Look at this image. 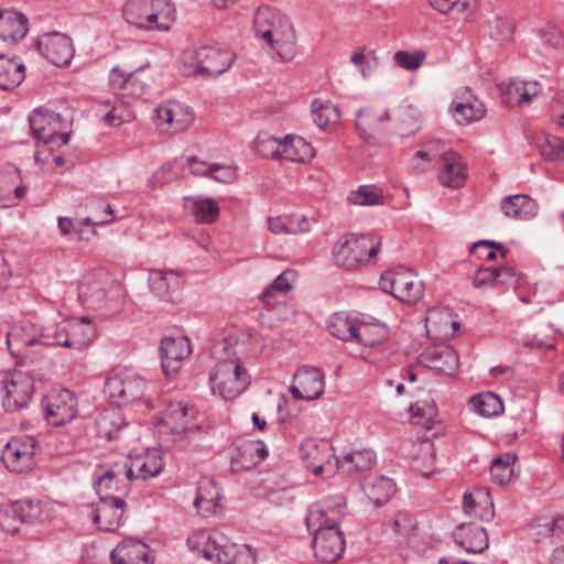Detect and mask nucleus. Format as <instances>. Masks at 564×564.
<instances>
[{"instance_id": "obj_1", "label": "nucleus", "mask_w": 564, "mask_h": 564, "mask_svg": "<svg viewBox=\"0 0 564 564\" xmlns=\"http://www.w3.org/2000/svg\"><path fill=\"white\" fill-rule=\"evenodd\" d=\"M253 29L258 37L265 41L283 62L296 55V35L289 18L270 7H260L253 18Z\"/></svg>"}, {"instance_id": "obj_2", "label": "nucleus", "mask_w": 564, "mask_h": 564, "mask_svg": "<svg viewBox=\"0 0 564 564\" xmlns=\"http://www.w3.org/2000/svg\"><path fill=\"white\" fill-rule=\"evenodd\" d=\"M381 240L365 234H346L333 247L334 263L346 270H356L370 262L379 252Z\"/></svg>"}, {"instance_id": "obj_3", "label": "nucleus", "mask_w": 564, "mask_h": 564, "mask_svg": "<svg viewBox=\"0 0 564 564\" xmlns=\"http://www.w3.org/2000/svg\"><path fill=\"white\" fill-rule=\"evenodd\" d=\"M97 337V328L88 317L70 318L59 324L41 327V338L46 346L82 349Z\"/></svg>"}, {"instance_id": "obj_4", "label": "nucleus", "mask_w": 564, "mask_h": 564, "mask_svg": "<svg viewBox=\"0 0 564 564\" xmlns=\"http://www.w3.org/2000/svg\"><path fill=\"white\" fill-rule=\"evenodd\" d=\"M123 17L138 29L167 31L175 20V9L167 0H127Z\"/></svg>"}, {"instance_id": "obj_5", "label": "nucleus", "mask_w": 564, "mask_h": 564, "mask_svg": "<svg viewBox=\"0 0 564 564\" xmlns=\"http://www.w3.org/2000/svg\"><path fill=\"white\" fill-rule=\"evenodd\" d=\"M251 376L243 367L237 351L219 361L209 376L210 389L225 400L240 395L250 384Z\"/></svg>"}, {"instance_id": "obj_6", "label": "nucleus", "mask_w": 564, "mask_h": 564, "mask_svg": "<svg viewBox=\"0 0 564 564\" xmlns=\"http://www.w3.org/2000/svg\"><path fill=\"white\" fill-rule=\"evenodd\" d=\"M147 381L127 368H116L107 377L104 392L117 405H127L141 400L145 393Z\"/></svg>"}, {"instance_id": "obj_7", "label": "nucleus", "mask_w": 564, "mask_h": 564, "mask_svg": "<svg viewBox=\"0 0 564 564\" xmlns=\"http://www.w3.org/2000/svg\"><path fill=\"white\" fill-rule=\"evenodd\" d=\"M29 123L34 138L51 150L67 144L68 123L57 112L48 109H35L29 115Z\"/></svg>"}, {"instance_id": "obj_8", "label": "nucleus", "mask_w": 564, "mask_h": 564, "mask_svg": "<svg viewBox=\"0 0 564 564\" xmlns=\"http://www.w3.org/2000/svg\"><path fill=\"white\" fill-rule=\"evenodd\" d=\"M357 332L354 341L359 344L361 357L371 364H377L388 356L387 343L389 340L388 327L373 317L360 316L357 324Z\"/></svg>"}, {"instance_id": "obj_9", "label": "nucleus", "mask_w": 564, "mask_h": 564, "mask_svg": "<svg viewBox=\"0 0 564 564\" xmlns=\"http://www.w3.org/2000/svg\"><path fill=\"white\" fill-rule=\"evenodd\" d=\"M108 80L109 88L118 98L131 102L148 95L152 78L143 67L127 74L115 66L109 73Z\"/></svg>"}, {"instance_id": "obj_10", "label": "nucleus", "mask_w": 564, "mask_h": 564, "mask_svg": "<svg viewBox=\"0 0 564 564\" xmlns=\"http://www.w3.org/2000/svg\"><path fill=\"white\" fill-rule=\"evenodd\" d=\"M379 285L383 292L408 304H415L424 294L423 283L409 270L383 272Z\"/></svg>"}, {"instance_id": "obj_11", "label": "nucleus", "mask_w": 564, "mask_h": 564, "mask_svg": "<svg viewBox=\"0 0 564 564\" xmlns=\"http://www.w3.org/2000/svg\"><path fill=\"white\" fill-rule=\"evenodd\" d=\"M127 463L121 459L99 465L95 471L94 487L99 497H122L130 491L131 477L127 471Z\"/></svg>"}, {"instance_id": "obj_12", "label": "nucleus", "mask_w": 564, "mask_h": 564, "mask_svg": "<svg viewBox=\"0 0 564 564\" xmlns=\"http://www.w3.org/2000/svg\"><path fill=\"white\" fill-rule=\"evenodd\" d=\"M301 458L314 475L329 476L338 468L339 458L335 456L333 445L326 438L305 440L300 447Z\"/></svg>"}, {"instance_id": "obj_13", "label": "nucleus", "mask_w": 564, "mask_h": 564, "mask_svg": "<svg viewBox=\"0 0 564 564\" xmlns=\"http://www.w3.org/2000/svg\"><path fill=\"white\" fill-rule=\"evenodd\" d=\"M345 498L341 495L330 496L312 505L307 511L305 523L311 533L338 529L344 516Z\"/></svg>"}, {"instance_id": "obj_14", "label": "nucleus", "mask_w": 564, "mask_h": 564, "mask_svg": "<svg viewBox=\"0 0 564 564\" xmlns=\"http://www.w3.org/2000/svg\"><path fill=\"white\" fill-rule=\"evenodd\" d=\"M34 391L32 377L22 371H10L2 379V399L7 411L14 412L24 408Z\"/></svg>"}, {"instance_id": "obj_15", "label": "nucleus", "mask_w": 564, "mask_h": 564, "mask_svg": "<svg viewBox=\"0 0 564 564\" xmlns=\"http://www.w3.org/2000/svg\"><path fill=\"white\" fill-rule=\"evenodd\" d=\"M235 61L232 51L215 45L202 46L195 54L194 74L217 77L227 72Z\"/></svg>"}, {"instance_id": "obj_16", "label": "nucleus", "mask_w": 564, "mask_h": 564, "mask_svg": "<svg viewBox=\"0 0 564 564\" xmlns=\"http://www.w3.org/2000/svg\"><path fill=\"white\" fill-rule=\"evenodd\" d=\"M112 288V280L106 271L89 272L78 288V295L87 307L99 310L107 305Z\"/></svg>"}, {"instance_id": "obj_17", "label": "nucleus", "mask_w": 564, "mask_h": 564, "mask_svg": "<svg viewBox=\"0 0 564 564\" xmlns=\"http://www.w3.org/2000/svg\"><path fill=\"white\" fill-rule=\"evenodd\" d=\"M155 124L163 133L175 134L186 130L194 121L192 109L177 101L169 100L155 109Z\"/></svg>"}, {"instance_id": "obj_18", "label": "nucleus", "mask_w": 564, "mask_h": 564, "mask_svg": "<svg viewBox=\"0 0 564 564\" xmlns=\"http://www.w3.org/2000/svg\"><path fill=\"white\" fill-rule=\"evenodd\" d=\"M36 444L32 437H12L2 449V460L13 473H24L35 465Z\"/></svg>"}, {"instance_id": "obj_19", "label": "nucleus", "mask_w": 564, "mask_h": 564, "mask_svg": "<svg viewBox=\"0 0 564 564\" xmlns=\"http://www.w3.org/2000/svg\"><path fill=\"white\" fill-rule=\"evenodd\" d=\"M44 415L54 426H61L73 421L77 414L76 395L67 390L52 391L43 403Z\"/></svg>"}, {"instance_id": "obj_20", "label": "nucleus", "mask_w": 564, "mask_h": 564, "mask_svg": "<svg viewBox=\"0 0 564 564\" xmlns=\"http://www.w3.org/2000/svg\"><path fill=\"white\" fill-rule=\"evenodd\" d=\"M289 391L296 400H316L325 391V375L319 368L302 367L295 372Z\"/></svg>"}, {"instance_id": "obj_21", "label": "nucleus", "mask_w": 564, "mask_h": 564, "mask_svg": "<svg viewBox=\"0 0 564 564\" xmlns=\"http://www.w3.org/2000/svg\"><path fill=\"white\" fill-rule=\"evenodd\" d=\"M192 354V345L184 335L166 336L161 340L160 356L162 369L166 376L175 375L183 361Z\"/></svg>"}, {"instance_id": "obj_22", "label": "nucleus", "mask_w": 564, "mask_h": 564, "mask_svg": "<svg viewBox=\"0 0 564 564\" xmlns=\"http://www.w3.org/2000/svg\"><path fill=\"white\" fill-rule=\"evenodd\" d=\"M411 422L421 425L423 432L417 434V440L429 443L443 433L442 424L436 421L438 411L433 401L420 400L410 406Z\"/></svg>"}, {"instance_id": "obj_23", "label": "nucleus", "mask_w": 564, "mask_h": 564, "mask_svg": "<svg viewBox=\"0 0 564 564\" xmlns=\"http://www.w3.org/2000/svg\"><path fill=\"white\" fill-rule=\"evenodd\" d=\"M37 47L50 63L58 67L69 65L75 53L70 37L57 32L42 36Z\"/></svg>"}, {"instance_id": "obj_24", "label": "nucleus", "mask_w": 564, "mask_h": 564, "mask_svg": "<svg viewBox=\"0 0 564 564\" xmlns=\"http://www.w3.org/2000/svg\"><path fill=\"white\" fill-rule=\"evenodd\" d=\"M226 543V538L214 530L195 531L187 539V545L194 554L217 563H219Z\"/></svg>"}, {"instance_id": "obj_25", "label": "nucleus", "mask_w": 564, "mask_h": 564, "mask_svg": "<svg viewBox=\"0 0 564 564\" xmlns=\"http://www.w3.org/2000/svg\"><path fill=\"white\" fill-rule=\"evenodd\" d=\"M313 549L317 560L323 563H335L345 551V540L339 529L314 532Z\"/></svg>"}, {"instance_id": "obj_26", "label": "nucleus", "mask_w": 564, "mask_h": 564, "mask_svg": "<svg viewBox=\"0 0 564 564\" xmlns=\"http://www.w3.org/2000/svg\"><path fill=\"white\" fill-rule=\"evenodd\" d=\"M122 463H127V471L133 480H147L156 477L164 468V459L158 449L148 451L133 458L124 457Z\"/></svg>"}, {"instance_id": "obj_27", "label": "nucleus", "mask_w": 564, "mask_h": 564, "mask_svg": "<svg viewBox=\"0 0 564 564\" xmlns=\"http://www.w3.org/2000/svg\"><path fill=\"white\" fill-rule=\"evenodd\" d=\"M112 564H152L154 553L148 544L135 539H124L110 553Z\"/></svg>"}, {"instance_id": "obj_28", "label": "nucleus", "mask_w": 564, "mask_h": 564, "mask_svg": "<svg viewBox=\"0 0 564 564\" xmlns=\"http://www.w3.org/2000/svg\"><path fill=\"white\" fill-rule=\"evenodd\" d=\"M438 182L448 188L462 187L467 178V165L455 151L445 152L440 159Z\"/></svg>"}, {"instance_id": "obj_29", "label": "nucleus", "mask_w": 564, "mask_h": 564, "mask_svg": "<svg viewBox=\"0 0 564 564\" xmlns=\"http://www.w3.org/2000/svg\"><path fill=\"white\" fill-rule=\"evenodd\" d=\"M451 112L459 124L480 120L486 112L484 104L468 88L460 90L452 101Z\"/></svg>"}, {"instance_id": "obj_30", "label": "nucleus", "mask_w": 564, "mask_h": 564, "mask_svg": "<svg viewBox=\"0 0 564 564\" xmlns=\"http://www.w3.org/2000/svg\"><path fill=\"white\" fill-rule=\"evenodd\" d=\"M100 501L94 513V521L104 531H115L119 528L123 513L126 501L122 497H99Z\"/></svg>"}, {"instance_id": "obj_31", "label": "nucleus", "mask_w": 564, "mask_h": 564, "mask_svg": "<svg viewBox=\"0 0 564 564\" xmlns=\"http://www.w3.org/2000/svg\"><path fill=\"white\" fill-rule=\"evenodd\" d=\"M151 291L166 302H177L183 288L182 276L174 271L152 270L149 275Z\"/></svg>"}, {"instance_id": "obj_32", "label": "nucleus", "mask_w": 564, "mask_h": 564, "mask_svg": "<svg viewBox=\"0 0 564 564\" xmlns=\"http://www.w3.org/2000/svg\"><path fill=\"white\" fill-rule=\"evenodd\" d=\"M419 361L429 369L452 376L458 369V357L451 346L434 347L424 350Z\"/></svg>"}, {"instance_id": "obj_33", "label": "nucleus", "mask_w": 564, "mask_h": 564, "mask_svg": "<svg viewBox=\"0 0 564 564\" xmlns=\"http://www.w3.org/2000/svg\"><path fill=\"white\" fill-rule=\"evenodd\" d=\"M500 93L503 104L508 107H516L529 104L541 93V85L536 80H509L500 85Z\"/></svg>"}, {"instance_id": "obj_34", "label": "nucleus", "mask_w": 564, "mask_h": 564, "mask_svg": "<svg viewBox=\"0 0 564 564\" xmlns=\"http://www.w3.org/2000/svg\"><path fill=\"white\" fill-rule=\"evenodd\" d=\"M28 18L14 10H0V37L6 42L17 43L25 37L29 30Z\"/></svg>"}, {"instance_id": "obj_35", "label": "nucleus", "mask_w": 564, "mask_h": 564, "mask_svg": "<svg viewBox=\"0 0 564 564\" xmlns=\"http://www.w3.org/2000/svg\"><path fill=\"white\" fill-rule=\"evenodd\" d=\"M463 511L468 516H474L481 521H490L494 519V502L489 491L486 489H475L465 492L463 496Z\"/></svg>"}, {"instance_id": "obj_36", "label": "nucleus", "mask_w": 564, "mask_h": 564, "mask_svg": "<svg viewBox=\"0 0 564 564\" xmlns=\"http://www.w3.org/2000/svg\"><path fill=\"white\" fill-rule=\"evenodd\" d=\"M454 540L469 553H481L488 547V535L485 529L462 524L454 532Z\"/></svg>"}, {"instance_id": "obj_37", "label": "nucleus", "mask_w": 564, "mask_h": 564, "mask_svg": "<svg viewBox=\"0 0 564 564\" xmlns=\"http://www.w3.org/2000/svg\"><path fill=\"white\" fill-rule=\"evenodd\" d=\"M195 419V410L184 402H171L161 419L172 433L185 431Z\"/></svg>"}, {"instance_id": "obj_38", "label": "nucleus", "mask_w": 564, "mask_h": 564, "mask_svg": "<svg viewBox=\"0 0 564 564\" xmlns=\"http://www.w3.org/2000/svg\"><path fill=\"white\" fill-rule=\"evenodd\" d=\"M501 210L505 216L516 219H529L538 214V204L525 194H516L501 200Z\"/></svg>"}, {"instance_id": "obj_39", "label": "nucleus", "mask_w": 564, "mask_h": 564, "mask_svg": "<svg viewBox=\"0 0 564 564\" xmlns=\"http://www.w3.org/2000/svg\"><path fill=\"white\" fill-rule=\"evenodd\" d=\"M96 426L100 438L113 441L121 438L128 423L119 410H108L98 416Z\"/></svg>"}, {"instance_id": "obj_40", "label": "nucleus", "mask_w": 564, "mask_h": 564, "mask_svg": "<svg viewBox=\"0 0 564 564\" xmlns=\"http://www.w3.org/2000/svg\"><path fill=\"white\" fill-rule=\"evenodd\" d=\"M360 316H354L345 312L330 315L327 321V329L334 336L344 341H354Z\"/></svg>"}, {"instance_id": "obj_41", "label": "nucleus", "mask_w": 564, "mask_h": 564, "mask_svg": "<svg viewBox=\"0 0 564 564\" xmlns=\"http://www.w3.org/2000/svg\"><path fill=\"white\" fill-rule=\"evenodd\" d=\"M281 159L292 162H305L314 156L312 145L302 137L286 135L281 139Z\"/></svg>"}, {"instance_id": "obj_42", "label": "nucleus", "mask_w": 564, "mask_h": 564, "mask_svg": "<svg viewBox=\"0 0 564 564\" xmlns=\"http://www.w3.org/2000/svg\"><path fill=\"white\" fill-rule=\"evenodd\" d=\"M184 207L198 223L210 224L219 216V206L212 198L185 197Z\"/></svg>"}, {"instance_id": "obj_43", "label": "nucleus", "mask_w": 564, "mask_h": 564, "mask_svg": "<svg viewBox=\"0 0 564 564\" xmlns=\"http://www.w3.org/2000/svg\"><path fill=\"white\" fill-rule=\"evenodd\" d=\"M268 456V451L260 441L243 442L237 449L234 464L243 469H250Z\"/></svg>"}, {"instance_id": "obj_44", "label": "nucleus", "mask_w": 564, "mask_h": 564, "mask_svg": "<svg viewBox=\"0 0 564 564\" xmlns=\"http://www.w3.org/2000/svg\"><path fill=\"white\" fill-rule=\"evenodd\" d=\"M11 511L15 519L26 524L43 523L47 519L42 502L31 499H21L13 502Z\"/></svg>"}, {"instance_id": "obj_45", "label": "nucleus", "mask_w": 564, "mask_h": 564, "mask_svg": "<svg viewBox=\"0 0 564 564\" xmlns=\"http://www.w3.org/2000/svg\"><path fill=\"white\" fill-rule=\"evenodd\" d=\"M220 496L216 482L212 478H202L198 482L197 496L194 505L199 513L207 516L215 512Z\"/></svg>"}, {"instance_id": "obj_46", "label": "nucleus", "mask_w": 564, "mask_h": 564, "mask_svg": "<svg viewBox=\"0 0 564 564\" xmlns=\"http://www.w3.org/2000/svg\"><path fill=\"white\" fill-rule=\"evenodd\" d=\"M390 120L388 109L381 111L372 107L359 109L356 113V127L361 137L368 140L369 135L380 129L382 121Z\"/></svg>"}, {"instance_id": "obj_47", "label": "nucleus", "mask_w": 564, "mask_h": 564, "mask_svg": "<svg viewBox=\"0 0 564 564\" xmlns=\"http://www.w3.org/2000/svg\"><path fill=\"white\" fill-rule=\"evenodd\" d=\"M100 106L105 107L102 121L107 126L118 127L124 122L133 120V111L129 107V101L121 99L120 101H111L109 99L100 100Z\"/></svg>"}, {"instance_id": "obj_48", "label": "nucleus", "mask_w": 564, "mask_h": 564, "mask_svg": "<svg viewBox=\"0 0 564 564\" xmlns=\"http://www.w3.org/2000/svg\"><path fill=\"white\" fill-rule=\"evenodd\" d=\"M24 65L22 63L0 56V89H13L24 80Z\"/></svg>"}, {"instance_id": "obj_49", "label": "nucleus", "mask_w": 564, "mask_h": 564, "mask_svg": "<svg viewBox=\"0 0 564 564\" xmlns=\"http://www.w3.org/2000/svg\"><path fill=\"white\" fill-rule=\"evenodd\" d=\"M517 455L506 453L492 459L490 466V475L494 482L498 485H507L514 478V464Z\"/></svg>"}, {"instance_id": "obj_50", "label": "nucleus", "mask_w": 564, "mask_h": 564, "mask_svg": "<svg viewBox=\"0 0 564 564\" xmlns=\"http://www.w3.org/2000/svg\"><path fill=\"white\" fill-rule=\"evenodd\" d=\"M469 404L474 412L485 417L496 416L503 412V404L500 398L492 392L474 395Z\"/></svg>"}, {"instance_id": "obj_51", "label": "nucleus", "mask_w": 564, "mask_h": 564, "mask_svg": "<svg viewBox=\"0 0 564 564\" xmlns=\"http://www.w3.org/2000/svg\"><path fill=\"white\" fill-rule=\"evenodd\" d=\"M375 464V454L370 449L354 451L346 453L339 459L338 467L340 466L348 473H358L369 470Z\"/></svg>"}, {"instance_id": "obj_52", "label": "nucleus", "mask_w": 564, "mask_h": 564, "mask_svg": "<svg viewBox=\"0 0 564 564\" xmlns=\"http://www.w3.org/2000/svg\"><path fill=\"white\" fill-rule=\"evenodd\" d=\"M365 491L373 505L382 506L393 496L395 489L392 479L382 476L368 482Z\"/></svg>"}, {"instance_id": "obj_53", "label": "nucleus", "mask_w": 564, "mask_h": 564, "mask_svg": "<svg viewBox=\"0 0 564 564\" xmlns=\"http://www.w3.org/2000/svg\"><path fill=\"white\" fill-rule=\"evenodd\" d=\"M531 529L535 540L543 541L564 532V518L562 516L540 517L533 521Z\"/></svg>"}, {"instance_id": "obj_54", "label": "nucleus", "mask_w": 564, "mask_h": 564, "mask_svg": "<svg viewBox=\"0 0 564 564\" xmlns=\"http://www.w3.org/2000/svg\"><path fill=\"white\" fill-rule=\"evenodd\" d=\"M256 555L252 550L243 544L226 543L219 558V564H254Z\"/></svg>"}, {"instance_id": "obj_55", "label": "nucleus", "mask_w": 564, "mask_h": 564, "mask_svg": "<svg viewBox=\"0 0 564 564\" xmlns=\"http://www.w3.org/2000/svg\"><path fill=\"white\" fill-rule=\"evenodd\" d=\"M294 280V273L292 271H284L279 274L275 280L263 291L261 294V300L267 305H272L273 302H278L274 299L275 294L283 293L285 294L292 289V283Z\"/></svg>"}, {"instance_id": "obj_56", "label": "nucleus", "mask_w": 564, "mask_h": 564, "mask_svg": "<svg viewBox=\"0 0 564 564\" xmlns=\"http://www.w3.org/2000/svg\"><path fill=\"white\" fill-rule=\"evenodd\" d=\"M7 341L9 345L13 341L25 346H33L37 343L45 345L41 338V329L39 330V334H36L34 326L30 323L14 327L10 333H8Z\"/></svg>"}, {"instance_id": "obj_57", "label": "nucleus", "mask_w": 564, "mask_h": 564, "mask_svg": "<svg viewBox=\"0 0 564 564\" xmlns=\"http://www.w3.org/2000/svg\"><path fill=\"white\" fill-rule=\"evenodd\" d=\"M541 154L549 161L564 160V140L560 137L545 134L538 142Z\"/></svg>"}, {"instance_id": "obj_58", "label": "nucleus", "mask_w": 564, "mask_h": 564, "mask_svg": "<svg viewBox=\"0 0 564 564\" xmlns=\"http://www.w3.org/2000/svg\"><path fill=\"white\" fill-rule=\"evenodd\" d=\"M351 204L360 206L380 205L383 203L382 192L375 186L364 185L348 196Z\"/></svg>"}, {"instance_id": "obj_59", "label": "nucleus", "mask_w": 564, "mask_h": 564, "mask_svg": "<svg viewBox=\"0 0 564 564\" xmlns=\"http://www.w3.org/2000/svg\"><path fill=\"white\" fill-rule=\"evenodd\" d=\"M281 139L261 132L254 139V149L263 158L281 159Z\"/></svg>"}, {"instance_id": "obj_60", "label": "nucleus", "mask_w": 564, "mask_h": 564, "mask_svg": "<svg viewBox=\"0 0 564 564\" xmlns=\"http://www.w3.org/2000/svg\"><path fill=\"white\" fill-rule=\"evenodd\" d=\"M497 251H500L501 259L506 258L507 249L505 246L494 240H480L475 242L470 248V252L477 253L479 258L488 261L497 259Z\"/></svg>"}, {"instance_id": "obj_61", "label": "nucleus", "mask_w": 564, "mask_h": 564, "mask_svg": "<svg viewBox=\"0 0 564 564\" xmlns=\"http://www.w3.org/2000/svg\"><path fill=\"white\" fill-rule=\"evenodd\" d=\"M513 29V21L508 17H496L488 24L490 37L501 42L512 37Z\"/></svg>"}, {"instance_id": "obj_62", "label": "nucleus", "mask_w": 564, "mask_h": 564, "mask_svg": "<svg viewBox=\"0 0 564 564\" xmlns=\"http://www.w3.org/2000/svg\"><path fill=\"white\" fill-rule=\"evenodd\" d=\"M496 286L518 288L523 281L522 273L514 270L512 267H495Z\"/></svg>"}, {"instance_id": "obj_63", "label": "nucleus", "mask_w": 564, "mask_h": 564, "mask_svg": "<svg viewBox=\"0 0 564 564\" xmlns=\"http://www.w3.org/2000/svg\"><path fill=\"white\" fill-rule=\"evenodd\" d=\"M312 115L314 122L321 127L324 128L329 122V112L334 111L336 112L337 109L335 106L323 102L318 99H314L311 104Z\"/></svg>"}, {"instance_id": "obj_64", "label": "nucleus", "mask_w": 564, "mask_h": 564, "mask_svg": "<svg viewBox=\"0 0 564 564\" xmlns=\"http://www.w3.org/2000/svg\"><path fill=\"white\" fill-rule=\"evenodd\" d=\"M393 58L399 66L408 70H414L421 66L425 54L423 52L411 54L406 51H399L394 54Z\"/></svg>"}]
</instances>
